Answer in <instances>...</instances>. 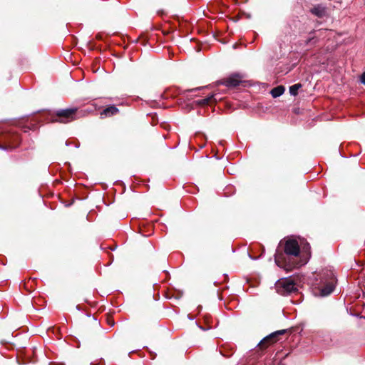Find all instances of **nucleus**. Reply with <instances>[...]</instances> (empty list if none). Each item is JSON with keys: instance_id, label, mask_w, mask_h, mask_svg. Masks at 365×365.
<instances>
[{"instance_id": "f257e3e1", "label": "nucleus", "mask_w": 365, "mask_h": 365, "mask_svg": "<svg viewBox=\"0 0 365 365\" xmlns=\"http://www.w3.org/2000/svg\"><path fill=\"white\" fill-rule=\"evenodd\" d=\"M309 247L307 245L299 250L298 242L295 240H288L284 244V253L276 252L275 263L286 271L299 268L307 263L309 259Z\"/></svg>"}, {"instance_id": "f03ea898", "label": "nucleus", "mask_w": 365, "mask_h": 365, "mask_svg": "<svg viewBox=\"0 0 365 365\" xmlns=\"http://www.w3.org/2000/svg\"><path fill=\"white\" fill-rule=\"evenodd\" d=\"M322 282L323 284L320 288V294L327 296L333 292L334 288L336 283L334 274L331 271L327 272L322 279Z\"/></svg>"}, {"instance_id": "7ed1b4c3", "label": "nucleus", "mask_w": 365, "mask_h": 365, "mask_svg": "<svg viewBox=\"0 0 365 365\" xmlns=\"http://www.w3.org/2000/svg\"><path fill=\"white\" fill-rule=\"evenodd\" d=\"M76 108L60 110L56 113V118L53 120L55 122L67 123L76 119Z\"/></svg>"}, {"instance_id": "20e7f679", "label": "nucleus", "mask_w": 365, "mask_h": 365, "mask_svg": "<svg viewBox=\"0 0 365 365\" xmlns=\"http://www.w3.org/2000/svg\"><path fill=\"white\" fill-rule=\"evenodd\" d=\"M277 292L280 294H287L295 292L297 286L291 279H281L276 284Z\"/></svg>"}, {"instance_id": "39448f33", "label": "nucleus", "mask_w": 365, "mask_h": 365, "mask_svg": "<svg viewBox=\"0 0 365 365\" xmlns=\"http://www.w3.org/2000/svg\"><path fill=\"white\" fill-rule=\"evenodd\" d=\"M285 332L284 330H280L275 331L274 333L270 334L269 336L264 337L259 343V346L261 349H265L269 345L274 344L277 341V336L279 334H283Z\"/></svg>"}, {"instance_id": "423d86ee", "label": "nucleus", "mask_w": 365, "mask_h": 365, "mask_svg": "<svg viewBox=\"0 0 365 365\" xmlns=\"http://www.w3.org/2000/svg\"><path fill=\"white\" fill-rule=\"evenodd\" d=\"M242 81V77L238 74H233L223 80V84L227 87L237 86Z\"/></svg>"}, {"instance_id": "0eeeda50", "label": "nucleus", "mask_w": 365, "mask_h": 365, "mask_svg": "<svg viewBox=\"0 0 365 365\" xmlns=\"http://www.w3.org/2000/svg\"><path fill=\"white\" fill-rule=\"evenodd\" d=\"M118 113V109L114 106H111L108 107L107 108L104 109L103 112L101 113V115L102 118L103 117H108Z\"/></svg>"}, {"instance_id": "6e6552de", "label": "nucleus", "mask_w": 365, "mask_h": 365, "mask_svg": "<svg viewBox=\"0 0 365 365\" xmlns=\"http://www.w3.org/2000/svg\"><path fill=\"white\" fill-rule=\"evenodd\" d=\"M312 13L318 17H322L326 14V9L324 6L317 5L312 9Z\"/></svg>"}, {"instance_id": "1a4fd4ad", "label": "nucleus", "mask_w": 365, "mask_h": 365, "mask_svg": "<svg viewBox=\"0 0 365 365\" xmlns=\"http://www.w3.org/2000/svg\"><path fill=\"white\" fill-rule=\"evenodd\" d=\"M284 91H285V89H284V86H279L276 88H274L271 91V94H272V97L277 98V97L282 96L284 93Z\"/></svg>"}, {"instance_id": "9d476101", "label": "nucleus", "mask_w": 365, "mask_h": 365, "mask_svg": "<svg viewBox=\"0 0 365 365\" xmlns=\"http://www.w3.org/2000/svg\"><path fill=\"white\" fill-rule=\"evenodd\" d=\"M214 101V95H210L207 98H205L202 100H199L197 101L198 105H208Z\"/></svg>"}, {"instance_id": "9b49d317", "label": "nucleus", "mask_w": 365, "mask_h": 365, "mask_svg": "<svg viewBox=\"0 0 365 365\" xmlns=\"http://www.w3.org/2000/svg\"><path fill=\"white\" fill-rule=\"evenodd\" d=\"M302 88V84L300 83H296L292 86L289 87V93L292 96H297L298 93V91L299 88Z\"/></svg>"}, {"instance_id": "f8f14e48", "label": "nucleus", "mask_w": 365, "mask_h": 365, "mask_svg": "<svg viewBox=\"0 0 365 365\" xmlns=\"http://www.w3.org/2000/svg\"><path fill=\"white\" fill-rule=\"evenodd\" d=\"M361 81L365 84V72L361 75Z\"/></svg>"}]
</instances>
